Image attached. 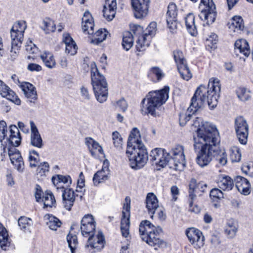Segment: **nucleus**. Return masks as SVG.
<instances>
[{
    "label": "nucleus",
    "mask_w": 253,
    "mask_h": 253,
    "mask_svg": "<svg viewBox=\"0 0 253 253\" xmlns=\"http://www.w3.org/2000/svg\"><path fill=\"white\" fill-rule=\"evenodd\" d=\"M193 125L197 127L194 136V150L196 154V162L201 168L207 166L211 161L214 147L219 143V135L215 126L208 122H203L197 117Z\"/></svg>",
    "instance_id": "1"
},
{
    "label": "nucleus",
    "mask_w": 253,
    "mask_h": 253,
    "mask_svg": "<svg viewBox=\"0 0 253 253\" xmlns=\"http://www.w3.org/2000/svg\"><path fill=\"white\" fill-rule=\"evenodd\" d=\"M220 91L219 80L212 78L210 79L208 87L200 85L195 91L191 98L190 106L186 113H180L179 114V124L181 126L185 125L192 115L195 114L205 103H207L210 107L214 108L217 104Z\"/></svg>",
    "instance_id": "2"
},
{
    "label": "nucleus",
    "mask_w": 253,
    "mask_h": 253,
    "mask_svg": "<svg viewBox=\"0 0 253 253\" xmlns=\"http://www.w3.org/2000/svg\"><path fill=\"white\" fill-rule=\"evenodd\" d=\"M169 90V87L166 86L160 90L149 92L141 102L140 111L142 115L158 116L157 110L168 99Z\"/></svg>",
    "instance_id": "3"
},
{
    "label": "nucleus",
    "mask_w": 253,
    "mask_h": 253,
    "mask_svg": "<svg viewBox=\"0 0 253 253\" xmlns=\"http://www.w3.org/2000/svg\"><path fill=\"white\" fill-rule=\"evenodd\" d=\"M91 83L95 96L100 103L106 101L108 97V85L104 77L99 72L94 62L90 64Z\"/></svg>",
    "instance_id": "4"
},
{
    "label": "nucleus",
    "mask_w": 253,
    "mask_h": 253,
    "mask_svg": "<svg viewBox=\"0 0 253 253\" xmlns=\"http://www.w3.org/2000/svg\"><path fill=\"white\" fill-rule=\"evenodd\" d=\"M132 150L126 148V154L128 158L130 167L135 170L143 168L148 160L147 149L143 144L137 146H133Z\"/></svg>",
    "instance_id": "5"
},
{
    "label": "nucleus",
    "mask_w": 253,
    "mask_h": 253,
    "mask_svg": "<svg viewBox=\"0 0 253 253\" xmlns=\"http://www.w3.org/2000/svg\"><path fill=\"white\" fill-rule=\"evenodd\" d=\"M201 3H203L205 7L202 9L199 16L200 18L206 22L208 25L213 23L216 16V8L212 0H201Z\"/></svg>",
    "instance_id": "6"
},
{
    "label": "nucleus",
    "mask_w": 253,
    "mask_h": 253,
    "mask_svg": "<svg viewBox=\"0 0 253 253\" xmlns=\"http://www.w3.org/2000/svg\"><path fill=\"white\" fill-rule=\"evenodd\" d=\"M170 163L173 166L172 169L179 170L185 165V157L184 154V147L181 145H177L173 148L170 153Z\"/></svg>",
    "instance_id": "7"
},
{
    "label": "nucleus",
    "mask_w": 253,
    "mask_h": 253,
    "mask_svg": "<svg viewBox=\"0 0 253 253\" xmlns=\"http://www.w3.org/2000/svg\"><path fill=\"white\" fill-rule=\"evenodd\" d=\"M235 129L240 143L243 145L246 144L249 135V126L243 117L239 116L235 119Z\"/></svg>",
    "instance_id": "8"
},
{
    "label": "nucleus",
    "mask_w": 253,
    "mask_h": 253,
    "mask_svg": "<svg viewBox=\"0 0 253 253\" xmlns=\"http://www.w3.org/2000/svg\"><path fill=\"white\" fill-rule=\"evenodd\" d=\"M130 198L126 197L125 202L124 204L123 211H122L123 217L121 222V230L122 236L127 237L129 234L130 226Z\"/></svg>",
    "instance_id": "9"
},
{
    "label": "nucleus",
    "mask_w": 253,
    "mask_h": 253,
    "mask_svg": "<svg viewBox=\"0 0 253 253\" xmlns=\"http://www.w3.org/2000/svg\"><path fill=\"white\" fill-rule=\"evenodd\" d=\"M132 31L135 36L137 37L136 48L137 51H141L145 50L150 44L151 39L147 34H143V27L140 25H134Z\"/></svg>",
    "instance_id": "10"
},
{
    "label": "nucleus",
    "mask_w": 253,
    "mask_h": 253,
    "mask_svg": "<svg viewBox=\"0 0 253 253\" xmlns=\"http://www.w3.org/2000/svg\"><path fill=\"white\" fill-rule=\"evenodd\" d=\"M82 235L84 237H88L93 234L95 231V221L91 214L85 215L81 222Z\"/></svg>",
    "instance_id": "11"
},
{
    "label": "nucleus",
    "mask_w": 253,
    "mask_h": 253,
    "mask_svg": "<svg viewBox=\"0 0 253 253\" xmlns=\"http://www.w3.org/2000/svg\"><path fill=\"white\" fill-rule=\"evenodd\" d=\"M186 234L192 246L199 249L204 245V237L202 232L195 228H190L186 231Z\"/></svg>",
    "instance_id": "12"
},
{
    "label": "nucleus",
    "mask_w": 253,
    "mask_h": 253,
    "mask_svg": "<svg viewBox=\"0 0 253 253\" xmlns=\"http://www.w3.org/2000/svg\"><path fill=\"white\" fill-rule=\"evenodd\" d=\"M87 243L85 246L86 250L90 251L89 248L91 249H95L96 251H99L102 250L105 244V239L101 232H98L96 235L94 233L88 237Z\"/></svg>",
    "instance_id": "13"
},
{
    "label": "nucleus",
    "mask_w": 253,
    "mask_h": 253,
    "mask_svg": "<svg viewBox=\"0 0 253 253\" xmlns=\"http://www.w3.org/2000/svg\"><path fill=\"white\" fill-rule=\"evenodd\" d=\"M134 10V15L136 18L146 16L148 12L150 0H131Z\"/></svg>",
    "instance_id": "14"
},
{
    "label": "nucleus",
    "mask_w": 253,
    "mask_h": 253,
    "mask_svg": "<svg viewBox=\"0 0 253 253\" xmlns=\"http://www.w3.org/2000/svg\"><path fill=\"white\" fill-rule=\"evenodd\" d=\"M177 8L176 4L170 3L168 6L166 14V20L168 27L172 33H174L177 29Z\"/></svg>",
    "instance_id": "15"
},
{
    "label": "nucleus",
    "mask_w": 253,
    "mask_h": 253,
    "mask_svg": "<svg viewBox=\"0 0 253 253\" xmlns=\"http://www.w3.org/2000/svg\"><path fill=\"white\" fill-rule=\"evenodd\" d=\"M8 154L11 163L17 170L22 171L24 169V164L19 151L14 147L9 148Z\"/></svg>",
    "instance_id": "16"
},
{
    "label": "nucleus",
    "mask_w": 253,
    "mask_h": 253,
    "mask_svg": "<svg viewBox=\"0 0 253 253\" xmlns=\"http://www.w3.org/2000/svg\"><path fill=\"white\" fill-rule=\"evenodd\" d=\"M109 162L104 161L101 170H98L93 175V182L95 186H98L108 179L109 175Z\"/></svg>",
    "instance_id": "17"
},
{
    "label": "nucleus",
    "mask_w": 253,
    "mask_h": 253,
    "mask_svg": "<svg viewBox=\"0 0 253 253\" xmlns=\"http://www.w3.org/2000/svg\"><path fill=\"white\" fill-rule=\"evenodd\" d=\"M207 185L203 182H197L195 179H192L189 184V199H195L197 194H201L205 191Z\"/></svg>",
    "instance_id": "18"
},
{
    "label": "nucleus",
    "mask_w": 253,
    "mask_h": 253,
    "mask_svg": "<svg viewBox=\"0 0 253 253\" xmlns=\"http://www.w3.org/2000/svg\"><path fill=\"white\" fill-rule=\"evenodd\" d=\"M31 133L30 144L38 148H42L43 143L40 132L33 121H30Z\"/></svg>",
    "instance_id": "19"
},
{
    "label": "nucleus",
    "mask_w": 253,
    "mask_h": 253,
    "mask_svg": "<svg viewBox=\"0 0 253 253\" xmlns=\"http://www.w3.org/2000/svg\"><path fill=\"white\" fill-rule=\"evenodd\" d=\"M26 27V23L24 21H19L16 22L11 29V40H18V41L22 42L24 33Z\"/></svg>",
    "instance_id": "20"
},
{
    "label": "nucleus",
    "mask_w": 253,
    "mask_h": 253,
    "mask_svg": "<svg viewBox=\"0 0 253 253\" xmlns=\"http://www.w3.org/2000/svg\"><path fill=\"white\" fill-rule=\"evenodd\" d=\"M61 191L63 206L66 210L70 211L74 205L76 197H78V193H75L71 188H62Z\"/></svg>",
    "instance_id": "21"
},
{
    "label": "nucleus",
    "mask_w": 253,
    "mask_h": 253,
    "mask_svg": "<svg viewBox=\"0 0 253 253\" xmlns=\"http://www.w3.org/2000/svg\"><path fill=\"white\" fill-rule=\"evenodd\" d=\"M20 87L29 101L30 103H35L38 99L36 87L32 84L28 82L22 83Z\"/></svg>",
    "instance_id": "22"
},
{
    "label": "nucleus",
    "mask_w": 253,
    "mask_h": 253,
    "mask_svg": "<svg viewBox=\"0 0 253 253\" xmlns=\"http://www.w3.org/2000/svg\"><path fill=\"white\" fill-rule=\"evenodd\" d=\"M0 94L2 97L7 98L16 105H20L21 103L20 99L18 98L15 93L0 80Z\"/></svg>",
    "instance_id": "23"
},
{
    "label": "nucleus",
    "mask_w": 253,
    "mask_h": 253,
    "mask_svg": "<svg viewBox=\"0 0 253 253\" xmlns=\"http://www.w3.org/2000/svg\"><path fill=\"white\" fill-rule=\"evenodd\" d=\"M146 207L151 217L153 218L154 213L159 208L158 200L154 193L147 194L146 198Z\"/></svg>",
    "instance_id": "24"
},
{
    "label": "nucleus",
    "mask_w": 253,
    "mask_h": 253,
    "mask_svg": "<svg viewBox=\"0 0 253 253\" xmlns=\"http://www.w3.org/2000/svg\"><path fill=\"white\" fill-rule=\"evenodd\" d=\"M116 8V0H105L103 10L104 18L108 21H111L115 17Z\"/></svg>",
    "instance_id": "25"
},
{
    "label": "nucleus",
    "mask_w": 253,
    "mask_h": 253,
    "mask_svg": "<svg viewBox=\"0 0 253 253\" xmlns=\"http://www.w3.org/2000/svg\"><path fill=\"white\" fill-rule=\"evenodd\" d=\"M9 135L7 138L9 144L15 147L18 146L21 141V137L18 128L15 125L9 127Z\"/></svg>",
    "instance_id": "26"
},
{
    "label": "nucleus",
    "mask_w": 253,
    "mask_h": 253,
    "mask_svg": "<svg viewBox=\"0 0 253 253\" xmlns=\"http://www.w3.org/2000/svg\"><path fill=\"white\" fill-rule=\"evenodd\" d=\"M235 182L236 187L241 193L245 195L250 193L251 185L247 179L241 176H237L235 179Z\"/></svg>",
    "instance_id": "27"
},
{
    "label": "nucleus",
    "mask_w": 253,
    "mask_h": 253,
    "mask_svg": "<svg viewBox=\"0 0 253 253\" xmlns=\"http://www.w3.org/2000/svg\"><path fill=\"white\" fill-rule=\"evenodd\" d=\"M234 45L235 52L237 56H239V53H240L246 57L249 56L250 54V49L248 42L246 40L240 39L237 40Z\"/></svg>",
    "instance_id": "28"
},
{
    "label": "nucleus",
    "mask_w": 253,
    "mask_h": 253,
    "mask_svg": "<svg viewBox=\"0 0 253 253\" xmlns=\"http://www.w3.org/2000/svg\"><path fill=\"white\" fill-rule=\"evenodd\" d=\"M85 140V144L93 157H97L99 154H103V149L99 143L91 137H87Z\"/></svg>",
    "instance_id": "29"
},
{
    "label": "nucleus",
    "mask_w": 253,
    "mask_h": 253,
    "mask_svg": "<svg viewBox=\"0 0 253 253\" xmlns=\"http://www.w3.org/2000/svg\"><path fill=\"white\" fill-rule=\"evenodd\" d=\"M141 136L139 130L134 127L131 130L127 141V148L132 150L133 146H137L139 144H143L141 140Z\"/></svg>",
    "instance_id": "30"
},
{
    "label": "nucleus",
    "mask_w": 253,
    "mask_h": 253,
    "mask_svg": "<svg viewBox=\"0 0 253 253\" xmlns=\"http://www.w3.org/2000/svg\"><path fill=\"white\" fill-rule=\"evenodd\" d=\"M217 183L218 187L224 191L231 190L234 186L232 179L230 176L224 174L219 175Z\"/></svg>",
    "instance_id": "31"
},
{
    "label": "nucleus",
    "mask_w": 253,
    "mask_h": 253,
    "mask_svg": "<svg viewBox=\"0 0 253 253\" xmlns=\"http://www.w3.org/2000/svg\"><path fill=\"white\" fill-rule=\"evenodd\" d=\"M52 181L53 184L57 186V189L64 188L63 184H66L67 186H69L72 183L71 178L69 175H57L52 177Z\"/></svg>",
    "instance_id": "32"
},
{
    "label": "nucleus",
    "mask_w": 253,
    "mask_h": 253,
    "mask_svg": "<svg viewBox=\"0 0 253 253\" xmlns=\"http://www.w3.org/2000/svg\"><path fill=\"white\" fill-rule=\"evenodd\" d=\"M185 23L189 33L193 36H196L198 32L195 21V16L193 13H190L186 15L185 18Z\"/></svg>",
    "instance_id": "33"
},
{
    "label": "nucleus",
    "mask_w": 253,
    "mask_h": 253,
    "mask_svg": "<svg viewBox=\"0 0 253 253\" xmlns=\"http://www.w3.org/2000/svg\"><path fill=\"white\" fill-rule=\"evenodd\" d=\"M238 230V225L233 219L228 220L224 227V233L228 238L235 237Z\"/></svg>",
    "instance_id": "34"
},
{
    "label": "nucleus",
    "mask_w": 253,
    "mask_h": 253,
    "mask_svg": "<svg viewBox=\"0 0 253 253\" xmlns=\"http://www.w3.org/2000/svg\"><path fill=\"white\" fill-rule=\"evenodd\" d=\"M142 239L151 246H155L161 243L159 233L157 230H155V228L153 231L149 232L148 234L142 236Z\"/></svg>",
    "instance_id": "35"
},
{
    "label": "nucleus",
    "mask_w": 253,
    "mask_h": 253,
    "mask_svg": "<svg viewBox=\"0 0 253 253\" xmlns=\"http://www.w3.org/2000/svg\"><path fill=\"white\" fill-rule=\"evenodd\" d=\"M10 245V240L8 238L7 231L0 223V246L2 250L6 251Z\"/></svg>",
    "instance_id": "36"
},
{
    "label": "nucleus",
    "mask_w": 253,
    "mask_h": 253,
    "mask_svg": "<svg viewBox=\"0 0 253 253\" xmlns=\"http://www.w3.org/2000/svg\"><path fill=\"white\" fill-rule=\"evenodd\" d=\"M41 201L43 203L44 208L55 207L56 200L52 193L47 191L43 193Z\"/></svg>",
    "instance_id": "37"
},
{
    "label": "nucleus",
    "mask_w": 253,
    "mask_h": 253,
    "mask_svg": "<svg viewBox=\"0 0 253 253\" xmlns=\"http://www.w3.org/2000/svg\"><path fill=\"white\" fill-rule=\"evenodd\" d=\"M148 76L153 82H157L162 80L165 74L159 67H153L150 69Z\"/></svg>",
    "instance_id": "38"
},
{
    "label": "nucleus",
    "mask_w": 253,
    "mask_h": 253,
    "mask_svg": "<svg viewBox=\"0 0 253 253\" xmlns=\"http://www.w3.org/2000/svg\"><path fill=\"white\" fill-rule=\"evenodd\" d=\"M155 228V226L149 221L146 220L141 221L139 225V233L141 238Z\"/></svg>",
    "instance_id": "39"
},
{
    "label": "nucleus",
    "mask_w": 253,
    "mask_h": 253,
    "mask_svg": "<svg viewBox=\"0 0 253 253\" xmlns=\"http://www.w3.org/2000/svg\"><path fill=\"white\" fill-rule=\"evenodd\" d=\"M45 217L48 219V221L46 224L49 229L52 230H57V228H59L62 224V222L58 218L51 214H46Z\"/></svg>",
    "instance_id": "40"
},
{
    "label": "nucleus",
    "mask_w": 253,
    "mask_h": 253,
    "mask_svg": "<svg viewBox=\"0 0 253 253\" xmlns=\"http://www.w3.org/2000/svg\"><path fill=\"white\" fill-rule=\"evenodd\" d=\"M41 58L47 67L51 69L55 66L56 62L53 56L49 52H44L41 55Z\"/></svg>",
    "instance_id": "41"
},
{
    "label": "nucleus",
    "mask_w": 253,
    "mask_h": 253,
    "mask_svg": "<svg viewBox=\"0 0 253 253\" xmlns=\"http://www.w3.org/2000/svg\"><path fill=\"white\" fill-rule=\"evenodd\" d=\"M133 44V36L130 32H125L123 34L122 46L123 48L128 51Z\"/></svg>",
    "instance_id": "42"
},
{
    "label": "nucleus",
    "mask_w": 253,
    "mask_h": 253,
    "mask_svg": "<svg viewBox=\"0 0 253 253\" xmlns=\"http://www.w3.org/2000/svg\"><path fill=\"white\" fill-rule=\"evenodd\" d=\"M107 33L105 29L98 30L92 35L91 43L95 44L101 43L106 39Z\"/></svg>",
    "instance_id": "43"
},
{
    "label": "nucleus",
    "mask_w": 253,
    "mask_h": 253,
    "mask_svg": "<svg viewBox=\"0 0 253 253\" xmlns=\"http://www.w3.org/2000/svg\"><path fill=\"white\" fill-rule=\"evenodd\" d=\"M18 223L21 230L25 232H30V228L33 224L32 219L26 216L20 217Z\"/></svg>",
    "instance_id": "44"
},
{
    "label": "nucleus",
    "mask_w": 253,
    "mask_h": 253,
    "mask_svg": "<svg viewBox=\"0 0 253 253\" xmlns=\"http://www.w3.org/2000/svg\"><path fill=\"white\" fill-rule=\"evenodd\" d=\"M170 158L169 153H167L165 150L164 153H162V157L160 158V161L158 162L157 168L160 169V168H163L167 165L171 169H172L173 166L170 163Z\"/></svg>",
    "instance_id": "45"
},
{
    "label": "nucleus",
    "mask_w": 253,
    "mask_h": 253,
    "mask_svg": "<svg viewBox=\"0 0 253 253\" xmlns=\"http://www.w3.org/2000/svg\"><path fill=\"white\" fill-rule=\"evenodd\" d=\"M244 27L243 20L241 16H235L232 18L229 26L230 29L235 31L236 30H243Z\"/></svg>",
    "instance_id": "46"
},
{
    "label": "nucleus",
    "mask_w": 253,
    "mask_h": 253,
    "mask_svg": "<svg viewBox=\"0 0 253 253\" xmlns=\"http://www.w3.org/2000/svg\"><path fill=\"white\" fill-rule=\"evenodd\" d=\"M41 28L46 34H49L55 31V24L51 19L46 18L43 20Z\"/></svg>",
    "instance_id": "47"
},
{
    "label": "nucleus",
    "mask_w": 253,
    "mask_h": 253,
    "mask_svg": "<svg viewBox=\"0 0 253 253\" xmlns=\"http://www.w3.org/2000/svg\"><path fill=\"white\" fill-rule=\"evenodd\" d=\"M236 94L238 97L242 101H246L251 97V91L244 87H239L236 89Z\"/></svg>",
    "instance_id": "48"
},
{
    "label": "nucleus",
    "mask_w": 253,
    "mask_h": 253,
    "mask_svg": "<svg viewBox=\"0 0 253 253\" xmlns=\"http://www.w3.org/2000/svg\"><path fill=\"white\" fill-rule=\"evenodd\" d=\"M22 42L18 41V40H11V49L10 52V56L12 60H14L18 56Z\"/></svg>",
    "instance_id": "49"
},
{
    "label": "nucleus",
    "mask_w": 253,
    "mask_h": 253,
    "mask_svg": "<svg viewBox=\"0 0 253 253\" xmlns=\"http://www.w3.org/2000/svg\"><path fill=\"white\" fill-rule=\"evenodd\" d=\"M177 69L183 79L186 81H188L192 78V74L191 73L186 63L184 64H180L178 66Z\"/></svg>",
    "instance_id": "50"
},
{
    "label": "nucleus",
    "mask_w": 253,
    "mask_h": 253,
    "mask_svg": "<svg viewBox=\"0 0 253 253\" xmlns=\"http://www.w3.org/2000/svg\"><path fill=\"white\" fill-rule=\"evenodd\" d=\"M164 149L162 148H157L151 151L150 158L153 165L158 166V162L160 161V158L162 157V153H164Z\"/></svg>",
    "instance_id": "51"
},
{
    "label": "nucleus",
    "mask_w": 253,
    "mask_h": 253,
    "mask_svg": "<svg viewBox=\"0 0 253 253\" xmlns=\"http://www.w3.org/2000/svg\"><path fill=\"white\" fill-rule=\"evenodd\" d=\"M84 182V177L83 174V173L81 172L79 174V178L77 181V186L76 189V192L78 193V194H77V196L79 197L81 200L83 197L84 192V187L85 185Z\"/></svg>",
    "instance_id": "52"
},
{
    "label": "nucleus",
    "mask_w": 253,
    "mask_h": 253,
    "mask_svg": "<svg viewBox=\"0 0 253 253\" xmlns=\"http://www.w3.org/2000/svg\"><path fill=\"white\" fill-rule=\"evenodd\" d=\"M67 241L68 246L70 249L72 253H75V250L78 244L77 237L75 235L69 233L67 236Z\"/></svg>",
    "instance_id": "53"
},
{
    "label": "nucleus",
    "mask_w": 253,
    "mask_h": 253,
    "mask_svg": "<svg viewBox=\"0 0 253 253\" xmlns=\"http://www.w3.org/2000/svg\"><path fill=\"white\" fill-rule=\"evenodd\" d=\"M230 158L232 163L239 162L241 159V153L240 149L236 147H233L230 150Z\"/></svg>",
    "instance_id": "54"
},
{
    "label": "nucleus",
    "mask_w": 253,
    "mask_h": 253,
    "mask_svg": "<svg viewBox=\"0 0 253 253\" xmlns=\"http://www.w3.org/2000/svg\"><path fill=\"white\" fill-rule=\"evenodd\" d=\"M39 155L35 150L30 151L29 152L28 160L31 167H37L38 163Z\"/></svg>",
    "instance_id": "55"
},
{
    "label": "nucleus",
    "mask_w": 253,
    "mask_h": 253,
    "mask_svg": "<svg viewBox=\"0 0 253 253\" xmlns=\"http://www.w3.org/2000/svg\"><path fill=\"white\" fill-rule=\"evenodd\" d=\"M173 54L174 60L177 64V67L180 64L186 63L183 52L181 51L178 49L175 50L173 51Z\"/></svg>",
    "instance_id": "56"
},
{
    "label": "nucleus",
    "mask_w": 253,
    "mask_h": 253,
    "mask_svg": "<svg viewBox=\"0 0 253 253\" xmlns=\"http://www.w3.org/2000/svg\"><path fill=\"white\" fill-rule=\"evenodd\" d=\"M49 166L48 163L43 162L40 164L37 168V174L41 176L45 175L46 173L48 172Z\"/></svg>",
    "instance_id": "57"
},
{
    "label": "nucleus",
    "mask_w": 253,
    "mask_h": 253,
    "mask_svg": "<svg viewBox=\"0 0 253 253\" xmlns=\"http://www.w3.org/2000/svg\"><path fill=\"white\" fill-rule=\"evenodd\" d=\"M112 139L115 147L121 148L123 144V138L118 131H114L112 133Z\"/></svg>",
    "instance_id": "58"
},
{
    "label": "nucleus",
    "mask_w": 253,
    "mask_h": 253,
    "mask_svg": "<svg viewBox=\"0 0 253 253\" xmlns=\"http://www.w3.org/2000/svg\"><path fill=\"white\" fill-rule=\"evenodd\" d=\"M157 23L153 22L150 23L146 29L145 33L143 32V34H147V36H150V39L154 36L156 33Z\"/></svg>",
    "instance_id": "59"
},
{
    "label": "nucleus",
    "mask_w": 253,
    "mask_h": 253,
    "mask_svg": "<svg viewBox=\"0 0 253 253\" xmlns=\"http://www.w3.org/2000/svg\"><path fill=\"white\" fill-rule=\"evenodd\" d=\"M210 197L214 201L220 199L223 197L222 192L218 188H214L210 192Z\"/></svg>",
    "instance_id": "60"
},
{
    "label": "nucleus",
    "mask_w": 253,
    "mask_h": 253,
    "mask_svg": "<svg viewBox=\"0 0 253 253\" xmlns=\"http://www.w3.org/2000/svg\"><path fill=\"white\" fill-rule=\"evenodd\" d=\"M78 47L76 43L66 45L65 52L70 55H74L77 52Z\"/></svg>",
    "instance_id": "61"
},
{
    "label": "nucleus",
    "mask_w": 253,
    "mask_h": 253,
    "mask_svg": "<svg viewBox=\"0 0 253 253\" xmlns=\"http://www.w3.org/2000/svg\"><path fill=\"white\" fill-rule=\"evenodd\" d=\"M0 131L1 132L0 138V141H2V140L5 139L6 136V133L7 132L6 123L4 121H0Z\"/></svg>",
    "instance_id": "62"
},
{
    "label": "nucleus",
    "mask_w": 253,
    "mask_h": 253,
    "mask_svg": "<svg viewBox=\"0 0 253 253\" xmlns=\"http://www.w3.org/2000/svg\"><path fill=\"white\" fill-rule=\"evenodd\" d=\"M26 50L29 54H34L38 51V48L35 44L30 40L26 43Z\"/></svg>",
    "instance_id": "63"
},
{
    "label": "nucleus",
    "mask_w": 253,
    "mask_h": 253,
    "mask_svg": "<svg viewBox=\"0 0 253 253\" xmlns=\"http://www.w3.org/2000/svg\"><path fill=\"white\" fill-rule=\"evenodd\" d=\"M216 161L219 167L224 166L227 162V155L224 153H222V154L216 156Z\"/></svg>",
    "instance_id": "64"
}]
</instances>
